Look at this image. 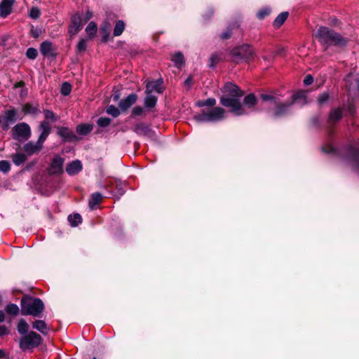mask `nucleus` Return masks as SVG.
<instances>
[{
	"label": "nucleus",
	"instance_id": "f257e3e1",
	"mask_svg": "<svg viewBox=\"0 0 359 359\" xmlns=\"http://www.w3.org/2000/svg\"><path fill=\"white\" fill-rule=\"evenodd\" d=\"M322 151L337 156L345 166L359 175V142L348 144L339 149L332 144H327L322 147Z\"/></svg>",
	"mask_w": 359,
	"mask_h": 359
},
{
	"label": "nucleus",
	"instance_id": "f03ea898",
	"mask_svg": "<svg viewBox=\"0 0 359 359\" xmlns=\"http://www.w3.org/2000/svg\"><path fill=\"white\" fill-rule=\"evenodd\" d=\"M222 95L220 97V103L225 107L233 111H241L242 104L240 98L244 95L243 91L237 85L228 82L221 88Z\"/></svg>",
	"mask_w": 359,
	"mask_h": 359
},
{
	"label": "nucleus",
	"instance_id": "7ed1b4c3",
	"mask_svg": "<svg viewBox=\"0 0 359 359\" xmlns=\"http://www.w3.org/2000/svg\"><path fill=\"white\" fill-rule=\"evenodd\" d=\"M316 36L320 43L327 46H345L348 41L339 34L326 27H320Z\"/></svg>",
	"mask_w": 359,
	"mask_h": 359
},
{
	"label": "nucleus",
	"instance_id": "20e7f679",
	"mask_svg": "<svg viewBox=\"0 0 359 359\" xmlns=\"http://www.w3.org/2000/svg\"><path fill=\"white\" fill-rule=\"evenodd\" d=\"M44 310V304L39 298L25 296L21 299V313L24 316L30 315L40 317Z\"/></svg>",
	"mask_w": 359,
	"mask_h": 359
},
{
	"label": "nucleus",
	"instance_id": "39448f33",
	"mask_svg": "<svg viewBox=\"0 0 359 359\" xmlns=\"http://www.w3.org/2000/svg\"><path fill=\"white\" fill-rule=\"evenodd\" d=\"M186 118L188 124L215 123L225 120L227 114H188Z\"/></svg>",
	"mask_w": 359,
	"mask_h": 359
},
{
	"label": "nucleus",
	"instance_id": "423d86ee",
	"mask_svg": "<svg viewBox=\"0 0 359 359\" xmlns=\"http://www.w3.org/2000/svg\"><path fill=\"white\" fill-rule=\"evenodd\" d=\"M41 342V337L39 334L34 332H29L20 338V347L22 351H25L38 346Z\"/></svg>",
	"mask_w": 359,
	"mask_h": 359
},
{
	"label": "nucleus",
	"instance_id": "0eeeda50",
	"mask_svg": "<svg viewBox=\"0 0 359 359\" xmlns=\"http://www.w3.org/2000/svg\"><path fill=\"white\" fill-rule=\"evenodd\" d=\"M308 103L307 100V92L304 90H298L294 93L292 97L281 104V110L287 109L294 104H298L299 106L305 105Z\"/></svg>",
	"mask_w": 359,
	"mask_h": 359
},
{
	"label": "nucleus",
	"instance_id": "6e6552de",
	"mask_svg": "<svg viewBox=\"0 0 359 359\" xmlns=\"http://www.w3.org/2000/svg\"><path fill=\"white\" fill-rule=\"evenodd\" d=\"M13 139L19 142H25L31 137V129L26 123H20L12 128Z\"/></svg>",
	"mask_w": 359,
	"mask_h": 359
},
{
	"label": "nucleus",
	"instance_id": "1a4fd4ad",
	"mask_svg": "<svg viewBox=\"0 0 359 359\" xmlns=\"http://www.w3.org/2000/svg\"><path fill=\"white\" fill-rule=\"evenodd\" d=\"M232 53L234 56L239 57L241 59L248 60L252 57L253 50L251 46L248 45H243L233 49Z\"/></svg>",
	"mask_w": 359,
	"mask_h": 359
},
{
	"label": "nucleus",
	"instance_id": "9d476101",
	"mask_svg": "<svg viewBox=\"0 0 359 359\" xmlns=\"http://www.w3.org/2000/svg\"><path fill=\"white\" fill-rule=\"evenodd\" d=\"M64 158L57 156H55L48 168V173L50 175H57L62 172L63 170Z\"/></svg>",
	"mask_w": 359,
	"mask_h": 359
},
{
	"label": "nucleus",
	"instance_id": "9b49d317",
	"mask_svg": "<svg viewBox=\"0 0 359 359\" xmlns=\"http://www.w3.org/2000/svg\"><path fill=\"white\" fill-rule=\"evenodd\" d=\"M137 99L138 96L137 94L131 93L126 98L121 100L118 107L121 111H127L137 102Z\"/></svg>",
	"mask_w": 359,
	"mask_h": 359
},
{
	"label": "nucleus",
	"instance_id": "f8f14e48",
	"mask_svg": "<svg viewBox=\"0 0 359 359\" xmlns=\"http://www.w3.org/2000/svg\"><path fill=\"white\" fill-rule=\"evenodd\" d=\"M57 134L66 142H74L79 140L78 137L74 133V132L66 127L58 128Z\"/></svg>",
	"mask_w": 359,
	"mask_h": 359
},
{
	"label": "nucleus",
	"instance_id": "ddd939ff",
	"mask_svg": "<svg viewBox=\"0 0 359 359\" xmlns=\"http://www.w3.org/2000/svg\"><path fill=\"white\" fill-rule=\"evenodd\" d=\"M39 130L41 133L38 138L37 142H39L43 147L44 142L50 133V126L48 121H42L39 125Z\"/></svg>",
	"mask_w": 359,
	"mask_h": 359
},
{
	"label": "nucleus",
	"instance_id": "4468645a",
	"mask_svg": "<svg viewBox=\"0 0 359 359\" xmlns=\"http://www.w3.org/2000/svg\"><path fill=\"white\" fill-rule=\"evenodd\" d=\"M42 148L43 147L39 142L29 141L23 145L22 150L27 156L39 152Z\"/></svg>",
	"mask_w": 359,
	"mask_h": 359
},
{
	"label": "nucleus",
	"instance_id": "2eb2a0df",
	"mask_svg": "<svg viewBox=\"0 0 359 359\" xmlns=\"http://www.w3.org/2000/svg\"><path fill=\"white\" fill-rule=\"evenodd\" d=\"M17 114H0V126L4 130H8L9 126L16 121Z\"/></svg>",
	"mask_w": 359,
	"mask_h": 359
},
{
	"label": "nucleus",
	"instance_id": "dca6fc26",
	"mask_svg": "<svg viewBox=\"0 0 359 359\" xmlns=\"http://www.w3.org/2000/svg\"><path fill=\"white\" fill-rule=\"evenodd\" d=\"M81 28V19L80 15L79 14L74 15L71 20V24L69 26V34L72 35L76 34Z\"/></svg>",
	"mask_w": 359,
	"mask_h": 359
},
{
	"label": "nucleus",
	"instance_id": "f3484780",
	"mask_svg": "<svg viewBox=\"0 0 359 359\" xmlns=\"http://www.w3.org/2000/svg\"><path fill=\"white\" fill-rule=\"evenodd\" d=\"M15 0H2L0 3V16L7 17L12 11V6Z\"/></svg>",
	"mask_w": 359,
	"mask_h": 359
},
{
	"label": "nucleus",
	"instance_id": "a211bd4d",
	"mask_svg": "<svg viewBox=\"0 0 359 359\" xmlns=\"http://www.w3.org/2000/svg\"><path fill=\"white\" fill-rule=\"evenodd\" d=\"M133 130L139 135L151 137L152 136V130L150 128L149 126L146 125L145 123H137L134 128Z\"/></svg>",
	"mask_w": 359,
	"mask_h": 359
},
{
	"label": "nucleus",
	"instance_id": "6ab92c4d",
	"mask_svg": "<svg viewBox=\"0 0 359 359\" xmlns=\"http://www.w3.org/2000/svg\"><path fill=\"white\" fill-rule=\"evenodd\" d=\"M53 43L49 41H45L40 45V52L45 57H50L55 55Z\"/></svg>",
	"mask_w": 359,
	"mask_h": 359
},
{
	"label": "nucleus",
	"instance_id": "aec40b11",
	"mask_svg": "<svg viewBox=\"0 0 359 359\" xmlns=\"http://www.w3.org/2000/svg\"><path fill=\"white\" fill-rule=\"evenodd\" d=\"M163 90V87L162 86V81L160 80L148 82L146 85L145 93L152 94L153 92H156L161 93Z\"/></svg>",
	"mask_w": 359,
	"mask_h": 359
},
{
	"label": "nucleus",
	"instance_id": "412c9836",
	"mask_svg": "<svg viewBox=\"0 0 359 359\" xmlns=\"http://www.w3.org/2000/svg\"><path fill=\"white\" fill-rule=\"evenodd\" d=\"M82 170V163L79 160L72 161L66 167V172L69 175H74Z\"/></svg>",
	"mask_w": 359,
	"mask_h": 359
},
{
	"label": "nucleus",
	"instance_id": "4be33fe9",
	"mask_svg": "<svg viewBox=\"0 0 359 359\" xmlns=\"http://www.w3.org/2000/svg\"><path fill=\"white\" fill-rule=\"evenodd\" d=\"M241 104L242 109L241 110L244 109L243 107H245L247 109H251L257 104V99L255 94L250 93L244 97L243 101V102H241Z\"/></svg>",
	"mask_w": 359,
	"mask_h": 359
},
{
	"label": "nucleus",
	"instance_id": "5701e85b",
	"mask_svg": "<svg viewBox=\"0 0 359 359\" xmlns=\"http://www.w3.org/2000/svg\"><path fill=\"white\" fill-rule=\"evenodd\" d=\"M332 100V97L329 92H323L320 94L317 98V104L319 107H322L330 103Z\"/></svg>",
	"mask_w": 359,
	"mask_h": 359
},
{
	"label": "nucleus",
	"instance_id": "b1692460",
	"mask_svg": "<svg viewBox=\"0 0 359 359\" xmlns=\"http://www.w3.org/2000/svg\"><path fill=\"white\" fill-rule=\"evenodd\" d=\"M103 196L100 192H95L91 194L88 201V205L90 210H93L101 202Z\"/></svg>",
	"mask_w": 359,
	"mask_h": 359
},
{
	"label": "nucleus",
	"instance_id": "393cba45",
	"mask_svg": "<svg viewBox=\"0 0 359 359\" xmlns=\"http://www.w3.org/2000/svg\"><path fill=\"white\" fill-rule=\"evenodd\" d=\"M157 97L149 93H146V96L144 101V106L148 109H152L156 104Z\"/></svg>",
	"mask_w": 359,
	"mask_h": 359
},
{
	"label": "nucleus",
	"instance_id": "a878e982",
	"mask_svg": "<svg viewBox=\"0 0 359 359\" xmlns=\"http://www.w3.org/2000/svg\"><path fill=\"white\" fill-rule=\"evenodd\" d=\"M93 128V127L91 124L82 123L76 126V131L79 135L85 136L89 134L92 131Z\"/></svg>",
	"mask_w": 359,
	"mask_h": 359
},
{
	"label": "nucleus",
	"instance_id": "bb28decb",
	"mask_svg": "<svg viewBox=\"0 0 359 359\" xmlns=\"http://www.w3.org/2000/svg\"><path fill=\"white\" fill-rule=\"evenodd\" d=\"M11 158L13 163L19 166L27 161V155L22 152H17L11 155Z\"/></svg>",
	"mask_w": 359,
	"mask_h": 359
},
{
	"label": "nucleus",
	"instance_id": "cd10ccee",
	"mask_svg": "<svg viewBox=\"0 0 359 359\" xmlns=\"http://www.w3.org/2000/svg\"><path fill=\"white\" fill-rule=\"evenodd\" d=\"M33 328L38 330L43 334H47V325L44 320H36L32 323Z\"/></svg>",
	"mask_w": 359,
	"mask_h": 359
},
{
	"label": "nucleus",
	"instance_id": "c85d7f7f",
	"mask_svg": "<svg viewBox=\"0 0 359 359\" xmlns=\"http://www.w3.org/2000/svg\"><path fill=\"white\" fill-rule=\"evenodd\" d=\"M239 27V25L238 22H234V23H232L231 24L228 28L226 29V30H225L224 32H223L221 35H220V38L222 39V40H227L231 38V34H232V31L233 29H236V28H238Z\"/></svg>",
	"mask_w": 359,
	"mask_h": 359
},
{
	"label": "nucleus",
	"instance_id": "c756f323",
	"mask_svg": "<svg viewBox=\"0 0 359 359\" xmlns=\"http://www.w3.org/2000/svg\"><path fill=\"white\" fill-rule=\"evenodd\" d=\"M288 17L287 12H283L280 13L273 22V26L276 28L280 27L286 20Z\"/></svg>",
	"mask_w": 359,
	"mask_h": 359
},
{
	"label": "nucleus",
	"instance_id": "7c9ffc66",
	"mask_svg": "<svg viewBox=\"0 0 359 359\" xmlns=\"http://www.w3.org/2000/svg\"><path fill=\"white\" fill-rule=\"evenodd\" d=\"M29 329V325L24 319H20L18 323L17 330L21 334H27Z\"/></svg>",
	"mask_w": 359,
	"mask_h": 359
},
{
	"label": "nucleus",
	"instance_id": "2f4dec72",
	"mask_svg": "<svg viewBox=\"0 0 359 359\" xmlns=\"http://www.w3.org/2000/svg\"><path fill=\"white\" fill-rule=\"evenodd\" d=\"M81 216L78 213H76L73 215H69L68 216V221L70 225L73 227L77 226L81 222Z\"/></svg>",
	"mask_w": 359,
	"mask_h": 359
},
{
	"label": "nucleus",
	"instance_id": "473e14b6",
	"mask_svg": "<svg viewBox=\"0 0 359 359\" xmlns=\"http://www.w3.org/2000/svg\"><path fill=\"white\" fill-rule=\"evenodd\" d=\"M6 312L11 316H17L19 313V307L15 304H8L5 308Z\"/></svg>",
	"mask_w": 359,
	"mask_h": 359
},
{
	"label": "nucleus",
	"instance_id": "72a5a7b5",
	"mask_svg": "<svg viewBox=\"0 0 359 359\" xmlns=\"http://www.w3.org/2000/svg\"><path fill=\"white\" fill-rule=\"evenodd\" d=\"M125 29V23L123 20H118L116 22L114 29V35L117 36H120Z\"/></svg>",
	"mask_w": 359,
	"mask_h": 359
},
{
	"label": "nucleus",
	"instance_id": "f704fd0d",
	"mask_svg": "<svg viewBox=\"0 0 359 359\" xmlns=\"http://www.w3.org/2000/svg\"><path fill=\"white\" fill-rule=\"evenodd\" d=\"M172 61L175 64L176 67H180L184 62V56L182 53H177L172 56Z\"/></svg>",
	"mask_w": 359,
	"mask_h": 359
},
{
	"label": "nucleus",
	"instance_id": "c9c22d12",
	"mask_svg": "<svg viewBox=\"0 0 359 359\" xmlns=\"http://www.w3.org/2000/svg\"><path fill=\"white\" fill-rule=\"evenodd\" d=\"M216 104V100L212 97L208 98L205 100H199L196 102V105L198 107H212Z\"/></svg>",
	"mask_w": 359,
	"mask_h": 359
},
{
	"label": "nucleus",
	"instance_id": "e433bc0d",
	"mask_svg": "<svg viewBox=\"0 0 359 359\" xmlns=\"http://www.w3.org/2000/svg\"><path fill=\"white\" fill-rule=\"evenodd\" d=\"M110 31V24L105 22L100 29V32L103 36V41L106 42L108 39Z\"/></svg>",
	"mask_w": 359,
	"mask_h": 359
},
{
	"label": "nucleus",
	"instance_id": "4c0bfd02",
	"mask_svg": "<svg viewBox=\"0 0 359 359\" xmlns=\"http://www.w3.org/2000/svg\"><path fill=\"white\" fill-rule=\"evenodd\" d=\"M260 97L264 101H271V102H273V103L277 104L278 106V108L280 109V107L282 106L281 104L283 103V102H278L276 100V99L273 96H272L271 95L264 94L263 93V94L260 95Z\"/></svg>",
	"mask_w": 359,
	"mask_h": 359
},
{
	"label": "nucleus",
	"instance_id": "58836bf2",
	"mask_svg": "<svg viewBox=\"0 0 359 359\" xmlns=\"http://www.w3.org/2000/svg\"><path fill=\"white\" fill-rule=\"evenodd\" d=\"M86 32L87 33V34L90 36V37H92L93 36L96 32H97V25L94 22H90L86 29Z\"/></svg>",
	"mask_w": 359,
	"mask_h": 359
},
{
	"label": "nucleus",
	"instance_id": "ea45409f",
	"mask_svg": "<svg viewBox=\"0 0 359 359\" xmlns=\"http://www.w3.org/2000/svg\"><path fill=\"white\" fill-rule=\"evenodd\" d=\"M11 170V163L9 161L2 160L0 161V171L4 173H7Z\"/></svg>",
	"mask_w": 359,
	"mask_h": 359
},
{
	"label": "nucleus",
	"instance_id": "a19ab883",
	"mask_svg": "<svg viewBox=\"0 0 359 359\" xmlns=\"http://www.w3.org/2000/svg\"><path fill=\"white\" fill-rule=\"evenodd\" d=\"M37 55V50L34 48H29L26 51V56L30 60H34Z\"/></svg>",
	"mask_w": 359,
	"mask_h": 359
},
{
	"label": "nucleus",
	"instance_id": "79ce46f5",
	"mask_svg": "<svg viewBox=\"0 0 359 359\" xmlns=\"http://www.w3.org/2000/svg\"><path fill=\"white\" fill-rule=\"evenodd\" d=\"M116 189L118 196H121L125 194V184L120 180H116Z\"/></svg>",
	"mask_w": 359,
	"mask_h": 359
},
{
	"label": "nucleus",
	"instance_id": "37998d69",
	"mask_svg": "<svg viewBox=\"0 0 359 359\" xmlns=\"http://www.w3.org/2000/svg\"><path fill=\"white\" fill-rule=\"evenodd\" d=\"M36 111H39V109L36 108V107H35L33 104H29V103L25 104L22 108V112H25V113L36 112Z\"/></svg>",
	"mask_w": 359,
	"mask_h": 359
},
{
	"label": "nucleus",
	"instance_id": "c03bdc74",
	"mask_svg": "<svg viewBox=\"0 0 359 359\" xmlns=\"http://www.w3.org/2000/svg\"><path fill=\"white\" fill-rule=\"evenodd\" d=\"M72 90L71 85L67 82L64 83L61 88V93L63 95H68Z\"/></svg>",
	"mask_w": 359,
	"mask_h": 359
},
{
	"label": "nucleus",
	"instance_id": "a18cd8bd",
	"mask_svg": "<svg viewBox=\"0 0 359 359\" xmlns=\"http://www.w3.org/2000/svg\"><path fill=\"white\" fill-rule=\"evenodd\" d=\"M121 95V90L118 88H114L112 94L111 95V98L113 100L114 102H117L119 100Z\"/></svg>",
	"mask_w": 359,
	"mask_h": 359
},
{
	"label": "nucleus",
	"instance_id": "49530a36",
	"mask_svg": "<svg viewBox=\"0 0 359 359\" xmlns=\"http://www.w3.org/2000/svg\"><path fill=\"white\" fill-rule=\"evenodd\" d=\"M41 12L36 7H34L31 9L29 13V17L33 19H37L40 17Z\"/></svg>",
	"mask_w": 359,
	"mask_h": 359
},
{
	"label": "nucleus",
	"instance_id": "de8ad7c7",
	"mask_svg": "<svg viewBox=\"0 0 359 359\" xmlns=\"http://www.w3.org/2000/svg\"><path fill=\"white\" fill-rule=\"evenodd\" d=\"M111 123V119L109 118H100L97 121V125L100 127H106L109 125Z\"/></svg>",
	"mask_w": 359,
	"mask_h": 359
},
{
	"label": "nucleus",
	"instance_id": "09e8293b",
	"mask_svg": "<svg viewBox=\"0 0 359 359\" xmlns=\"http://www.w3.org/2000/svg\"><path fill=\"white\" fill-rule=\"evenodd\" d=\"M86 43H87L86 39H83L80 40V41L79 42V43L77 45L78 51L84 52L86 49Z\"/></svg>",
	"mask_w": 359,
	"mask_h": 359
},
{
	"label": "nucleus",
	"instance_id": "8fccbe9b",
	"mask_svg": "<svg viewBox=\"0 0 359 359\" xmlns=\"http://www.w3.org/2000/svg\"><path fill=\"white\" fill-rule=\"evenodd\" d=\"M341 118V114H330L329 121L336 122Z\"/></svg>",
	"mask_w": 359,
	"mask_h": 359
},
{
	"label": "nucleus",
	"instance_id": "3c124183",
	"mask_svg": "<svg viewBox=\"0 0 359 359\" xmlns=\"http://www.w3.org/2000/svg\"><path fill=\"white\" fill-rule=\"evenodd\" d=\"M270 11L269 9H264L258 12L257 17L260 19H263L265 16L268 15Z\"/></svg>",
	"mask_w": 359,
	"mask_h": 359
},
{
	"label": "nucleus",
	"instance_id": "603ef678",
	"mask_svg": "<svg viewBox=\"0 0 359 359\" xmlns=\"http://www.w3.org/2000/svg\"><path fill=\"white\" fill-rule=\"evenodd\" d=\"M313 81V78L311 74H308L304 79V83L306 86L311 85Z\"/></svg>",
	"mask_w": 359,
	"mask_h": 359
},
{
	"label": "nucleus",
	"instance_id": "864d4df0",
	"mask_svg": "<svg viewBox=\"0 0 359 359\" xmlns=\"http://www.w3.org/2000/svg\"><path fill=\"white\" fill-rule=\"evenodd\" d=\"M219 60V57L217 55H212L210 57L211 64L210 66L213 67L215 64H217Z\"/></svg>",
	"mask_w": 359,
	"mask_h": 359
},
{
	"label": "nucleus",
	"instance_id": "5fc2aeb1",
	"mask_svg": "<svg viewBox=\"0 0 359 359\" xmlns=\"http://www.w3.org/2000/svg\"><path fill=\"white\" fill-rule=\"evenodd\" d=\"M192 85V77L189 76L184 82V86L187 88H190Z\"/></svg>",
	"mask_w": 359,
	"mask_h": 359
},
{
	"label": "nucleus",
	"instance_id": "6e6d98bb",
	"mask_svg": "<svg viewBox=\"0 0 359 359\" xmlns=\"http://www.w3.org/2000/svg\"><path fill=\"white\" fill-rule=\"evenodd\" d=\"M119 108L116 107L114 105H110L107 109V112H119Z\"/></svg>",
	"mask_w": 359,
	"mask_h": 359
},
{
	"label": "nucleus",
	"instance_id": "4d7b16f0",
	"mask_svg": "<svg viewBox=\"0 0 359 359\" xmlns=\"http://www.w3.org/2000/svg\"><path fill=\"white\" fill-rule=\"evenodd\" d=\"M8 333V329L4 325L0 326V337H2Z\"/></svg>",
	"mask_w": 359,
	"mask_h": 359
},
{
	"label": "nucleus",
	"instance_id": "13d9d810",
	"mask_svg": "<svg viewBox=\"0 0 359 359\" xmlns=\"http://www.w3.org/2000/svg\"><path fill=\"white\" fill-rule=\"evenodd\" d=\"M36 161H32L30 163H29L25 168V170H27V171H29L36 164Z\"/></svg>",
	"mask_w": 359,
	"mask_h": 359
},
{
	"label": "nucleus",
	"instance_id": "bf43d9fd",
	"mask_svg": "<svg viewBox=\"0 0 359 359\" xmlns=\"http://www.w3.org/2000/svg\"><path fill=\"white\" fill-rule=\"evenodd\" d=\"M25 82L22 81H20L15 83L13 88H23L25 86Z\"/></svg>",
	"mask_w": 359,
	"mask_h": 359
},
{
	"label": "nucleus",
	"instance_id": "052dcab7",
	"mask_svg": "<svg viewBox=\"0 0 359 359\" xmlns=\"http://www.w3.org/2000/svg\"><path fill=\"white\" fill-rule=\"evenodd\" d=\"M104 189L111 188L113 187L112 182H108L106 184L101 186Z\"/></svg>",
	"mask_w": 359,
	"mask_h": 359
},
{
	"label": "nucleus",
	"instance_id": "680f3d73",
	"mask_svg": "<svg viewBox=\"0 0 359 359\" xmlns=\"http://www.w3.org/2000/svg\"><path fill=\"white\" fill-rule=\"evenodd\" d=\"M5 320V314L4 311H0V323L4 321Z\"/></svg>",
	"mask_w": 359,
	"mask_h": 359
},
{
	"label": "nucleus",
	"instance_id": "e2e57ef3",
	"mask_svg": "<svg viewBox=\"0 0 359 359\" xmlns=\"http://www.w3.org/2000/svg\"><path fill=\"white\" fill-rule=\"evenodd\" d=\"M133 112H135V113L142 112V109L140 107H135Z\"/></svg>",
	"mask_w": 359,
	"mask_h": 359
},
{
	"label": "nucleus",
	"instance_id": "0e129e2a",
	"mask_svg": "<svg viewBox=\"0 0 359 359\" xmlns=\"http://www.w3.org/2000/svg\"><path fill=\"white\" fill-rule=\"evenodd\" d=\"M46 118H52V119H56L54 116V114H48L46 116Z\"/></svg>",
	"mask_w": 359,
	"mask_h": 359
},
{
	"label": "nucleus",
	"instance_id": "69168bd1",
	"mask_svg": "<svg viewBox=\"0 0 359 359\" xmlns=\"http://www.w3.org/2000/svg\"><path fill=\"white\" fill-rule=\"evenodd\" d=\"M318 120V117H315L313 119V126H318V123H317V121Z\"/></svg>",
	"mask_w": 359,
	"mask_h": 359
},
{
	"label": "nucleus",
	"instance_id": "338daca9",
	"mask_svg": "<svg viewBox=\"0 0 359 359\" xmlns=\"http://www.w3.org/2000/svg\"><path fill=\"white\" fill-rule=\"evenodd\" d=\"M91 18H92V14H91L90 13L88 12V13H87V16H86V20H85V21L86 22L87 20H89V19H90Z\"/></svg>",
	"mask_w": 359,
	"mask_h": 359
},
{
	"label": "nucleus",
	"instance_id": "774afa93",
	"mask_svg": "<svg viewBox=\"0 0 359 359\" xmlns=\"http://www.w3.org/2000/svg\"><path fill=\"white\" fill-rule=\"evenodd\" d=\"M5 357V352L0 349V358H4Z\"/></svg>",
	"mask_w": 359,
	"mask_h": 359
}]
</instances>
